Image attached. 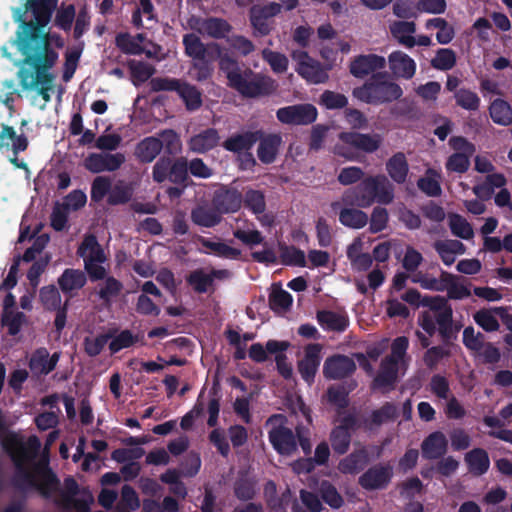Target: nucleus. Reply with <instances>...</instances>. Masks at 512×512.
I'll return each mask as SVG.
<instances>
[{"instance_id":"nucleus-4","label":"nucleus","mask_w":512,"mask_h":512,"mask_svg":"<svg viewBox=\"0 0 512 512\" xmlns=\"http://www.w3.org/2000/svg\"><path fill=\"white\" fill-rule=\"evenodd\" d=\"M59 0H26L23 7L13 10V19L18 24L16 39L23 37L28 41H40L39 29H45L50 23Z\"/></svg>"},{"instance_id":"nucleus-18","label":"nucleus","mask_w":512,"mask_h":512,"mask_svg":"<svg viewBox=\"0 0 512 512\" xmlns=\"http://www.w3.org/2000/svg\"><path fill=\"white\" fill-rule=\"evenodd\" d=\"M321 362V346L309 344L305 348L303 359L298 362V371L307 384H312Z\"/></svg>"},{"instance_id":"nucleus-59","label":"nucleus","mask_w":512,"mask_h":512,"mask_svg":"<svg viewBox=\"0 0 512 512\" xmlns=\"http://www.w3.org/2000/svg\"><path fill=\"white\" fill-rule=\"evenodd\" d=\"M27 317L23 312L3 311L1 323L8 328L10 336H16L26 322Z\"/></svg>"},{"instance_id":"nucleus-16","label":"nucleus","mask_w":512,"mask_h":512,"mask_svg":"<svg viewBox=\"0 0 512 512\" xmlns=\"http://www.w3.org/2000/svg\"><path fill=\"white\" fill-rule=\"evenodd\" d=\"M124 162L125 156L122 153H91L86 157L84 166L92 173L113 172L118 170Z\"/></svg>"},{"instance_id":"nucleus-45","label":"nucleus","mask_w":512,"mask_h":512,"mask_svg":"<svg viewBox=\"0 0 512 512\" xmlns=\"http://www.w3.org/2000/svg\"><path fill=\"white\" fill-rule=\"evenodd\" d=\"M159 142L162 150L167 157L175 156L180 153L182 144L179 135L173 129H165L158 133Z\"/></svg>"},{"instance_id":"nucleus-29","label":"nucleus","mask_w":512,"mask_h":512,"mask_svg":"<svg viewBox=\"0 0 512 512\" xmlns=\"http://www.w3.org/2000/svg\"><path fill=\"white\" fill-rule=\"evenodd\" d=\"M232 29L231 24L223 18L207 17L198 20L197 31L213 39H227Z\"/></svg>"},{"instance_id":"nucleus-23","label":"nucleus","mask_w":512,"mask_h":512,"mask_svg":"<svg viewBox=\"0 0 512 512\" xmlns=\"http://www.w3.org/2000/svg\"><path fill=\"white\" fill-rule=\"evenodd\" d=\"M303 59L299 62L297 72L308 82L313 84L325 83L329 79L327 69L312 59L307 52H302Z\"/></svg>"},{"instance_id":"nucleus-31","label":"nucleus","mask_w":512,"mask_h":512,"mask_svg":"<svg viewBox=\"0 0 512 512\" xmlns=\"http://www.w3.org/2000/svg\"><path fill=\"white\" fill-rule=\"evenodd\" d=\"M212 202L219 213H233L240 209L242 195L236 189H223L215 193Z\"/></svg>"},{"instance_id":"nucleus-6","label":"nucleus","mask_w":512,"mask_h":512,"mask_svg":"<svg viewBox=\"0 0 512 512\" xmlns=\"http://www.w3.org/2000/svg\"><path fill=\"white\" fill-rule=\"evenodd\" d=\"M23 63L30 68L22 67L18 71V78L23 89H34L40 86L53 88L54 75L49 72L58 60V52L46 51L42 56L35 54H22Z\"/></svg>"},{"instance_id":"nucleus-19","label":"nucleus","mask_w":512,"mask_h":512,"mask_svg":"<svg viewBox=\"0 0 512 512\" xmlns=\"http://www.w3.org/2000/svg\"><path fill=\"white\" fill-rule=\"evenodd\" d=\"M398 378V364L393 357H385L380 363V368L372 381L373 390L381 389L383 392L394 389Z\"/></svg>"},{"instance_id":"nucleus-20","label":"nucleus","mask_w":512,"mask_h":512,"mask_svg":"<svg viewBox=\"0 0 512 512\" xmlns=\"http://www.w3.org/2000/svg\"><path fill=\"white\" fill-rule=\"evenodd\" d=\"M59 359V352L50 355L45 347H40L32 353L28 366L33 375L46 376L56 368Z\"/></svg>"},{"instance_id":"nucleus-47","label":"nucleus","mask_w":512,"mask_h":512,"mask_svg":"<svg viewBox=\"0 0 512 512\" xmlns=\"http://www.w3.org/2000/svg\"><path fill=\"white\" fill-rule=\"evenodd\" d=\"M189 168L188 160L185 157H180L172 162L170 168L169 181L175 185L188 187Z\"/></svg>"},{"instance_id":"nucleus-5","label":"nucleus","mask_w":512,"mask_h":512,"mask_svg":"<svg viewBox=\"0 0 512 512\" xmlns=\"http://www.w3.org/2000/svg\"><path fill=\"white\" fill-rule=\"evenodd\" d=\"M394 200V187L383 174L368 176L354 188L346 190L342 202L346 206L368 208L374 203L388 205Z\"/></svg>"},{"instance_id":"nucleus-13","label":"nucleus","mask_w":512,"mask_h":512,"mask_svg":"<svg viewBox=\"0 0 512 512\" xmlns=\"http://www.w3.org/2000/svg\"><path fill=\"white\" fill-rule=\"evenodd\" d=\"M268 439L273 449L282 456H291L297 452L296 431L279 425L268 432Z\"/></svg>"},{"instance_id":"nucleus-7","label":"nucleus","mask_w":512,"mask_h":512,"mask_svg":"<svg viewBox=\"0 0 512 512\" xmlns=\"http://www.w3.org/2000/svg\"><path fill=\"white\" fill-rule=\"evenodd\" d=\"M352 94L364 103L380 105L399 100L403 90L399 84L388 79L387 73L376 72L363 85L354 88Z\"/></svg>"},{"instance_id":"nucleus-51","label":"nucleus","mask_w":512,"mask_h":512,"mask_svg":"<svg viewBox=\"0 0 512 512\" xmlns=\"http://www.w3.org/2000/svg\"><path fill=\"white\" fill-rule=\"evenodd\" d=\"M449 228L451 233L461 239L469 240L474 236L470 223L460 214H451L449 217Z\"/></svg>"},{"instance_id":"nucleus-39","label":"nucleus","mask_w":512,"mask_h":512,"mask_svg":"<svg viewBox=\"0 0 512 512\" xmlns=\"http://www.w3.org/2000/svg\"><path fill=\"white\" fill-rule=\"evenodd\" d=\"M386 170L391 179L397 184L406 182L409 164L403 152H397L386 162Z\"/></svg>"},{"instance_id":"nucleus-53","label":"nucleus","mask_w":512,"mask_h":512,"mask_svg":"<svg viewBox=\"0 0 512 512\" xmlns=\"http://www.w3.org/2000/svg\"><path fill=\"white\" fill-rule=\"evenodd\" d=\"M39 299L47 311H54L63 305L60 292L55 285L43 286L39 291Z\"/></svg>"},{"instance_id":"nucleus-34","label":"nucleus","mask_w":512,"mask_h":512,"mask_svg":"<svg viewBox=\"0 0 512 512\" xmlns=\"http://www.w3.org/2000/svg\"><path fill=\"white\" fill-rule=\"evenodd\" d=\"M369 462V454L365 447L354 450L341 459L338 469L343 474H357L362 471Z\"/></svg>"},{"instance_id":"nucleus-28","label":"nucleus","mask_w":512,"mask_h":512,"mask_svg":"<svg viewBox=\"0 0 512 512\" xmlns=\"http://www.w3.org/2000/svg\"><path fill=\"white\" fill-rule=\"evenodd\" d=\"M447 448V438L441 431L432 432L421 444L422 456L428 460L442 458L446 454Z\"/></svg>"},{"instance_id":"nucleus-40","label":"nucleus","mask_w":512,"mask_h":512,"mask_svg":"<svg viewBox=\"0 0 512 512\" xmlns=\"http://www.w3.org/2000/svg\"><path fill=\"white\" fill-rule=\"evenodd\" d=\"M452 279L453 274L442 270L439 279L432 277L427 273L419 271L416 274H414L411 280L413 283L419 284L423 289L443 292L446 289L445 283L447 282V280Z\"/></svg>"},{"instance_id":"nucleus-12","label":"nucleus","mask_w":512,"mask_h":512,"mask_svg":"<svg viewBox=\"0 0 512 512\" xmlns=\"http://www.w3.org/2000/svg\"><path fill=\"white\" fill-rule=\"evenodd\" d=\"M282 5L271 2L261 7H252L250 10V23L256 36H267L274 27L273 18L281 12Z\"/></svg>"},{"instance_id":"nucleus-27","label":"nucleus","mask_w":512,"mask_h":512,"mask_svg":"<svg viewBox=\"0 0 512 512\" xmlns=\"http://www.w3.org/2000/svg\"><path fill=\"white\" fill-rule=\"evenodd\" d=\"M57 283L60 290L70 300L74 296V291H78L86 285L87 277L82 270L67 268L59 276Z\"/></svg>"},{"instance_id":"nucleus-24","label":"nucleus","mask_w":512,"mask_h":512,"mask_svg":"<svg viewBox=\"0 0 512 512\" xmlns=\"http://www.w3.org/2000/svg\"><path fill=\"white\" fill-rule=\"evenodd\" d=\"M258 142V159L263 164H272L276 160L282 144L281 135L275 133L265 134L261 130V137L258 139Z\"/></svg>"},{"instance_id":"nucleus-44","label":"nucleus","mask_w":512,"mask_h":512,"mask_svg":"<svg viewBox=\"0 0 512 512\" xmlns=\"http://www.w3.org/2000/svg\"><path fill=\"white\" fill-rule=\"evenodd\" d=\"M319 496L321 500L329 505L332 509H339L344 504L342 495L338 492L337 488L328 480H323L320 483Z\"/></svg>"},{"instance_id":"nucleus-48","label":"nucleus","mask_w":512,"mask_h":512,"mask_svg":"<svg viewBox=\"0 0 512 512\" xmlns=\"http://www.w3.org/2000/svg\"><path fill=\"white\" fill-rule=\"evenodd\" d=\"M269 307L274 312L287 311L293 303L292 295L280 286L274 287L269 295Z\"/></svg>"},{"instance_id":"nucleus-1","label":"nucleus","mask_w":512,"mask_h":512,"mask_svg":"<svg viewBox=\"0 0 512 512\" xmlns=\"http://www.w3.org/2000/svg\"><path fill=\"white\" fill-rule=\"evenodd\" d=\"M216 59H219V69L225 74L229 87L236 90L243 97L268 96L276 90L275 81L272 78L254 72L228 53L207 57L204 60H194L192 62V69L195 71L194 79L198 82L210 79L214 71L213 63Z\"/></svg>"},{"instance_id":"nucleus-15","label":"nucleus","mask_w":512,"mask_h":512,"mask_svg":"<svg viewBox=\"0 0 512 512\" xmlns=\"http://www.w3.org/2000/svg\"><path fill=\"white\" fill-rule=\"evenodd\" d=\"M393 477L390 465L376 464L359 477V485L368 491L384 489Z\"/></svg>"},{"instance_id":"nucleus-25","label":"nucleus","mask_w":512,"mask_h":512,"mask_svg":"<svg viewBox=\"0 0 512 512\" xmlns=\"http://www.w3.org/2000/svg\"><path fill=\"white\" fill-rule=\"evenodd\" d=\"M261 137V130L245 131L236 133L228 137L222 147L229 152L240 154L253 148L258 139Z\"/></svg>"},{"instance_id":"nucleus-62","label":"nucleus","mask_w":512,"mask_h":512,"mask_svg":"<svg viewBox=\"0 0 512 512\" xmlns=\"http://www.w3.org/2000/svg\"><path fill=\"white\" fill-rule=\"evenodd\" d=\"M129 68L134 82L138 81L140 83H144L149 80L156 72L153 65L144 61L131 60L129 62Z\"/></svg>"},{"instance_id":"nucleus-60","label":"nucleus","mask_w":512,"mask_h":512,"mask_svg":"<svg viewBox=\"0 0 512 512\" xmlns=\"http://www.w3.org/2000/svg\"><path fill=\"white\" fill-rule=\"evenodd\" d=\"M202 245L211 250L215 255L226 259H238L241 256V250L231 247L223 242H215L208 239L202 240Z\"/></svg>"},{"instance_id":"nucleus-63","label":"nucleus","mask_w":512,"mask_h":512,"mask_svg":"<svg viewBox=\"0 0 512 512\" xmlns=\"http://www.w3.org/2000/svg\"><path fill=\"white\" fill-rule=\"evenodd\" d=\"M244 205L254 214H262L266 209L264 193L260 190L250 189L244 196Z\"/></svg>"},{"instance_id":"nucleus-42","label":"nucleus","mask_w":512,"mask_h":512,"mask_svg":"<svg viewBox=\"0 0 512 512\" xmlns=\"http://www.w3.org/2000/svg\"><path fill=\"white\" fill-rule=\"evenodd\" d=\"M489 114L494 123L502 126L512 124V107L504 99L496 98L489 106Z\"/></svg>"},{"instance_id":"nucleus-8","label":"nucleus","mask_w":512,"mask_h":512,"mask_svg":"<svg viewBox=\"0 0 512 512\" xmlns=\"http://www.w3.org/2000/svg\"><path fill=\"white\" fill-rule=\"evenodd\" d=\"M149 84L152 92H175L189 112L197 111L203 105L201 90L184 79L155 77L151 78Z\"/></svg>"},{"instance_id":"nucleus-14","label":"nucleus","mask_w":512,"mask_h":512,"mask_svg":"<svg viewBox=\"0 0 512 512\" xmlns=\"http://www.w3.org/2000/svg\"><path fill=\"white\" fill-rule=\"evenodd\" d=\"M185 54L192 60H204L211 56H220L222 54L221 47L216 42L204 44L200 37L194 33H188L183 36L182 40Z\"/></svg>"},{"instance_id":"nucleus-46","label":"nucleus","mask_w":512,"mask_h":512,"mask_svg":"<svg viewBox=\"0 0 512 512\" xmlns=\"http://www.w3.org/2000/svg\"><path fill=\"white\" fill-rule=\"evenodd\" d=\"M186 282L198 294L207 293L209 288L213 286L209 273H205L202 268L191 271L186 277Z\"/></svg>"},{"instance_id":"nucleus-56","label":"nucleus","mask_w":512,"mask_h":512,"mask_svg":"<svg viewBox=\"0 0 512 512\" xmlns=\"http://www.w3.org/2000/svg\"><path fill=\"white\" fill-rule=\"evenodd\" d=\"M133 195L131 185L126 184L124 181H118L113 187L108 196V203L110 205H120L128 203Z\"/></svg>"},{"instance_id":"nucleus-49","label":"nucleus","mask_w":512,"mask_h":512,"mask_svg":"<svg viewBox=\"0 0 512 512\" xmlns=\"http://www.w3.org/2000/svg\"><path fill=\"white\" fill-rule=\"evenodd\" d=\"M496 316L494 308H482L474 313L473 319L485 332H495L500 328Z\"/></svg>"},{"instance_id":"nucleus-33","label":"nucleus","mask_w":512,"mask_h":512,"mask_svg":"<svg viewBox=\"0 0 512 512\" xmlns=\"http://www.w3.org/2000/svg\"><path fill=\"white\" fill-rule=\"evenodd\" d=\"M77 255L83 258L84 263H104L107 259L102 246L97 240V237L93 234H88L84 237L83 241L77 249Z\"/></svg>"},{"instance_id":"nucleus-50","label":"nucleus","mask_w":512,"mask_h":512,"mask_svg":"<svg viewBox=\"0 0 512 512\" xmlns=\"http://www.w3.org/2000/svg\"><path fill=\"white\" fill-rule=\"evenodd\" d=\"M454 98L456 105L468 111H477L480 107V97L470 89L460 88L455 91Z\"/></svg>"},{"instance_id":"nucleus-54","label":"nucleus","mask_w":512,"mask_h":512,"mask_svg":"<svg viewBox=\"0 0 512 512\" xmlns=\"http://www.w3.org/2000/svg\"><path fill=\"white\" fill-rule=\"evenodd\" d=\"M348 394H349V392L342 385L330 386L327 389V392H326L327 401L331 405H334L337 407L338 415H341L343 410H345L349 405Z\"/></svg>"},{"instance_id":"nucleus-58","label":"nucleus","mask_w":512,"mask_h":512,"mask_svg":"<svg viewBox=\"0 0 512 512\" xmlns=\"http://www.w3.org/2000/svg\"><path fill=\"white\" fill-rule=\"evenodd\" d=\"M192 221L202 227H214L220 222V216L213 210L196 207L191 212Z\"/></svg>"},{"instance_id":"nucleus-30","label":"nucleus","mask_w":512,"mask_h":512,"mask_svg":"<svg viewBox=\"0 0 512 512\" xmlns=\"http://www.w3.org/2000/svg\"><path fill=\"white\" fill-rule=\"evenodd\" d=\"M388 61L389 67L396 77L409 80L415 75L416 63L406 53L394 51L389 55Z\"/></svg>"},{"instance_id":"nucleus-61","label":"nucleus","mask_w":512,"mask_h":512,"mask_svg":"<svg viewBox=\"0 0 512 512\" xmlns=\"http://www.w3.org/2000/svg\"><path fill=\"white\" fill-rule=\"evenodd\" d=\"M348 104L347 97L342 94L331 90H325L319 98V105L328 110H336L345 108Z\"/></svg>"},{"instance_id":"nucleus-64","label":"nucleus","mask_w":512,"mask_h":512,"mask_svg":"<svg viewBox=\"0 0 512 512\" xmlns=\"http://www.w3.org/2000/svg\"><path fill=\"white\" fill-rule=\"evenodd\" d=\"M351 438V433L342 432L333 428L329 438L333 451L337 455L346 454L350 447Z\"/></svg>"},{"instance_id":"nucleus-3","label":"nucleus","mask_w":512,"mask_h":512,"mask_svg":"<svg viewBox=\"0 0 512 512\" xmlns=\"http://www.w3.org/2000/svg\"><path fill=\"white\" fill-rule=\"evenodd\" d=\"M421 306L428 307L418 315V325L429 336L435 335L438 331L444 345H450L458 338L461 325L453 321V309L443 296H423Z\"/></svg>"},{"instance_id":"nucleus-55","label":"nucleus","mask_w":512,"mask_h":512,"mask_svg":"<svg viewBox=\"0 0 512 512\" xmlns=\"http://www.w3.org/2000/svg\"><path fill=\"white\" fill-rule=\"evenodd\" d=\"M140 507V500L135 489L125 484L121 489V500L117 505L118 512L135 511Z\"/></svg>"},{"instance_id":"nucleus-43","label":"nucleus","mask_w":512,"mask_h":512,"mask_svg":"<svg viewBox=\"0 0 512 512\" xmlns=\"http://www.w3.org/2000/svg\"><path fill=\"white\" fill-rule=\"evenodd\" d=\"M55 17L53 25L64 32H69L72 29L74 19L76 17V9L74 4L61 3L55 10Z\"/></svg>"},{"instance_id":"nucleus-36","label":"nucleus","mask_w":512,"mask_h":512,"mask_svg":"<svg viewBox=\"0 0 512 512\" xmlns=\"http://www.w3.org/2000/svg\"><path fill=\"white\" fill-rule=\"evenodd\" d=\"M464 461L469 472L474 476L485 474L490 467V459L487 451L483 448H474L467 452Z\"/></svg>"},{"instance_id":"nucleus-35","label":"nucleus","mask_w":512,"mask_h":512,"mask_svg":"<svg viewBox=\"0 0 512 512\" xmlns=\"http://www.w3.org/2000/svg\"><path fill=\"white\" fill-rule=\"evenodd\" d=\"M316 319L319 325L327 331L344 332L349 326V319L346 314L331 310L317 311Z\"/></svg>"},{"instance_id":"nucleus-41","label":"nucleus","mask_w":512,"mask_h":512,"mask_svg":"<svg viewBox=\"0 0 512 512\" xmlns=\"http://www.w3.org/2000/svg\"><path fill=\"white\" fill-rule=\"evenodd\" d=\"M399 416L397 406L392 402H385L380 408L371 412L369 419L366 421L367 426L372 429L379 427L386 422H393Z\"/></svg>"},{"instance_id":"nucleus-11","label":"nucleus","mask_w":512,"mask_h":512,"mask_svg":"<svg viewBox=\"0 0 512 512\" xmlns=\"http://www.w3.org/2000/svg\"><path fill=\"white\" fill-rule=\"evenodd\" d=\"M40 41H28L25 43L23 37L15 39V45L21 54H35V56H42L46 51H55V47L61 49L64 47L65 42L63 37L56 32H45L44 29H39Z\"/></svg>"},{"instance_id":"nucleus-32","label":"nucleus","mask_w":512,"mask_h":512,"mask_svg":"<svg viewBox=\"0 0 512 512\" xmlns=\"http://www.w3.org/2000/svg\"><path fill=\"white\" fill-rule=\"evenodd\" d=\"M220 135L217 129L207 128L192 136L188 141L191 151L199 154L206 153L218 146Z\"/></svg>"},{"instance_id":"nucleus-57","label":"nucleus","mask_w":512,"mask_h":512,"mask_svg":"<svg viewBox=\"0 0 512 512\" xmlns=\"http://www.w3.org/2000/svg\"><path fill=\"white\" fill-rule=\"evenodd\" d=\"M456 64V53L450 48H440L431 60V66L440 71H448Z\"/></svg>"},{"instance_id":"nucleus-17","label":"nucleus","mask_w":512,"mask_h":512,"mask_svg":"<svg viewBox=\"0 0 512 512\" xmlns=\"http://www.w3.org/2000/svg\"><path fill=\"white\" fill-rule=\"evenodd\" d=\"M356 370V364L346 355H333L328 357L323 365V375L326 379H343Z\"/></svg>"},{"instance_id":"nucleus-37","label":"nucleus","mask_w":512,"mask_h":512,"mask_svg":"<svg viewBox=\"0 0 512 512\" xmlns=\"http://www.w3.org/2000/svg\"><path fill=\"white\" fill-rule=\"evenodd\" d=\"M234 496L243 502H251L258 493L257 480L248 474H240L233 483Z\"/></svg>"},{"instance_id":"nucleus-2","label":"nucleus","mask_w":512,"mask_h":512,"mask_svg":"<svg viewBox=\"0 0 512 512\" xmlns=\"http://www.w3.org/2000/svg\"><path fill=\"white\" fill-rule=\"evenodd\" d=\"M16 472L11 483L20 491L36 490L42 498L50 499L55 491H59L60 480L51 469L48 462H39L34 465L33 473L25 466L24 462L29 458L27 448L22 442H15V449L10 452Z\"/></svg>"},{"instance_id":"nucleus-22","label":"nucleus","mask_w":512,"mask_h":512,"mask_svg":"<svg viewBox=\"0 0 512 512\" xmlns=\"http://www.w3.org/2000/svg\"><path fill=\"white\" fill-rule=\"evenodd\" d=\"M386 65L385 58L376 54L359 55L355 57L349 66L350 73L356 78H364L376 73Z\"/></svg>"},{"instance_id":"nucleus-10","label":"nucleus","mask_w":512,"mask_h":512,"mask_svg":"<svg viewBox=\"0 0 512 512\" xmlns=\"http://www.w3.org/2000/svg\"><path fill=\"white\" fill-rule=\"evenodd\" d=\"M276 117L285 125L305 126L316 121L318 110L313 104L300 103L279 108Z\"/></svg>"},{"instance_id":"nucleus-26","label":"nucleus","mask_w":512,"mask_h":512,"mask_svg":"<svg viewBox=\"0 0 512 512\" xmlns=\"http://www.w3.org/2000/svg\"><path fill=\"white\" fill-rule=\"evenodd\" d=\"M29 145L25 134H17L12 126L1 125L0 130V151L11 150L13 154H19L27 150Z\"/></svg>"},{"instance_id":"nucleus-38","label":"nucleus","mask_w":512,"mask_h":512,"mask_svg":"<svg viewBox=\"0 0 512 512\" xmlns=\"http://www.w3.org/2000/svg\"><path fill=\"white\" fill-rule=\"evenodd\" d=\"M162 146L159 138L149 136L142 139L135 148V156L141 163H151L161 153Z\"/></svg>"},{"instance_id":"nucleus-21","label":"nucleus","mask_w":512,"mask_h":512,"mask_svg":"<svg viewBox=\"0 0 512 512\" xmlns=\"http://www.w3.org/2000/svg\"><path fill=\"white\" fill-rule=\"evenodd\" d=\"M343 202L334 201L331 203V209L338 213L339 222L351 229H361L368 223V215L357 206L341 207Z\"/></svg>"},{"instance_id":"nucleus-9","label":"nucleus","mask_w":512,"mask_h":512,"mask_svg":"<svg viewBox=\"0 0 512 512\" xmlns=\"http://www.w3.org/2000/svg\"><path fill=\"white\" fill-rule=\"evenodd\" d=\"M342 145L335 146V153L347 159L353 158V152L350 148L365 153L377 151L382 143V137L379 134H363L355 131H343L338 135Z\"/></svg>"},{"instance_id":"nucleus-52","label":"nucleus","mask_w":512,"mask_h":512,"mask_svg":"<svg viewBox=\"0 0 512 512\" xmlns=\"http://www.w3.org/2000/svg\"><path fill=\"white\" fill-rule=\"evenodd\" d=\"M58 492L60 493V499L55 500L56 505L70 509L71 502L79 494V485L72 476H68L64 479V490L59 488Z\"/></svg>"}]
</instances>
